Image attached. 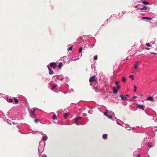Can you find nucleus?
I'll return each instance as SVG.
<instances>
[{
  "instance_id": "obj_9",
  "label": "nucleus",
  "mask_w": 157,
  "mask_h": 157,
  "mask_svg": "<svg viewBox=\"0 0 157 157\" xmlns=\"http://www.w3.org/2000/svg\"><path fill=\"white\" fill-rule=\"evenodd\" d=\"M146 100L147 101H150L153 102L154 101L153 98L151 96L148 97L146 99Z\"/></svg>"
},
{
  "instance_id": "obj_46",
  "label": "nucleus",
  "mask_w": 157,
  "mask_h": 157,
  "mask_svg": "<svg viewBox=\"0 0 157 157\" xmlns=\"http://www.w3.org/2000/svg\"><path fill=\"white\" fill-rule=\"evenodd\" d=\"M76 60V59H73V60Z\"/></svg>"
},
{
  "instance_id": "obj_1",
  "label": "nucleus",
  "mask_w": 157,
  "mask_h": 157,
  "mask_svg": "<svg viewBox=\"0 0 157 157\" xmlns=\"http://www.w3.org/2000/svg\"><path fill=\"white\" fill-rule=\"evenodd\" d=\"M103 113L108 118L111 119H112L113 115L114 114L112 111H109L108 109H106L105 112Z\"/></svg>"
},
{
  "instance_id": "obj_42",
  "label": "nucleus",
  "mask_w": 157,
  "mask_h": 157,
  "mask_svg": "<svg viewBox=\"0 0 157 157\" xmlns=\"http://www.w3.org/2000/svg\"><path fill=\"white\" fill-rule=\"evenodd\" d=\"M136 157H141L140 156V155H138Z\"/></svg>"
},
{
  "instance_id": "obj_27",
  "label": "nucleus",
  "mask_w": 157,
  "mask_h": 157,
  "mask_svg": "<svg viewBox=\"0 0 157 157\" xmlns=\"http://www.w3.org/2000/svg\"><path fill=\"white\" fill-rule=\"evenodd\" d=\"M122 81L124 82H125L126 81V79L124 77H123L122 78Z\"/></svg>"
},
{
  "instance_id": "obj_28",
  "label": "nucleus",
  "mask_w": 157,
  "mask_h": 157,
  "mask_svg": "<svg viewBox=\"0 0 157 157\" xmlns=\"http://www.w3.org/2000/svg\"><path fill=\"white\" fill-rule=\"evenodd\" d=\"M94 59L95 60H97L98 59V56H94Z\"/></svg>"
},
{
  "instance_id": "obj_32",
  "label": "nucleus",
  "mask_w": 157,
  "mask_h": 157,
  "mask_svg": "<svg viewBox=\"0 0 157 157\" xmlns=\"http://www.w3.org/2000/svg\"><path fill=\"white\" fill-rule=\"evenodd\" d=\"M38 119H36L35 120H34V121L35 123H38Z\"/></svg>"
},
{
  "instance_id": "obj_20",
  "label": "nucleus",
  "mask_w": 157,
  "mask_h": 157,
  "mask_svg": "<svg viewBox=\"0 0 157 157\" xmlns=\"http://www.w3.org/2000/svg\"><path fill=\"white\" fill-rule=\"evenodd\" d=\"M68 115V113H67L64 114V117L65 119H67V116Z\"/></svg>"
},
{
  "instance_id": "obj_40",
  "label": "nucleus",
  "mask_w": 157,
  "mask_h": 157,
  "mask_svg": "<svg viewBox=\"0 0 157 157\" xmlns=\"http://www.w3.org/2000/svg\"><path fill=\"white\" fill-rule=\"evenodd\" d=\"M117 123L119 125H121L117 121Z\"/></svg>"
},
{
  "instance_id": "obj_48",
  "label": "nucleus",
  "mask_w": 157,
  "mask_h": 157,
  "mask_svg": "<svg viewBox=\"0 0 157 157\" xmlns=\"http://www.w3.org/2000/svg\"><path fill=\"white\" fill-rule=\"evenodd\" d=\"M66 124V125H68V124H67H67Z\"/></svg>"
},
{
  "instance_id": "obj_15",
  "label": "nucleus",
  "mask_w": 157,
  "mask_h": 157,
  "mask_svg": "<svg viewBox=\"0 0 157 157\" xmlns=\"http://www.w3.org/2000/svg\"><path fill=\"white\" fill-rule=\"evenodd\" d=\"M63 66V64L62 63H59V65L58 66V67L59 69H61L62 68V67Z\"/></svg>"
},
{
  "instance_id": "obj_45",
  "label": "nucleus",
  "mask_w": 157,
  "mask_h": 157,
  "mask_svg": "<svg viewBox=\"0 0 157 157\" xmlns=\"http://www.w3.org/2000/svg\"><path fill=\"white\" fill-rule=\"evenodd\" d=\"M137 6H138V5L136 6H135V8H137Z\"/></svg>"
},
{
  "instance_id": "obj_10",
  "label": "nucleus",
  "mask_w": 157,
  "mask_h": 157,
  "mask_svg": "<svg viewBox=\"0 0 157 157\" xmlns=\"http://www.w3.org/2000/svg\"><path fill=\"white\" fill-rule=\"evenodd\" d=\"M95 76H93L91 77L89 79V81L90 82H92L93 81H94L95 80Z\"/></svg>"
},
{
  "instance_id": "obj_38",
  "label": "nucleus",
  "mask_w": 157,
  "mask_h": 157,
  "mask_svg": "<svg viewBox=\"0 0 157 157\" xmlns=\"http://www.w3.org/2000/svg\"><path fill=\"white\" fill-rule=\"evenodd\" d=\"M151 53H152V54H153L154 55H156V53H155V52H151Z\"/></svg>"
},
{
  "instance_id": "obj_30",
  "label": "nucleus",
  "mask_w": 157,
  "mask_h": 157,
  "mask_svg": "<svg viewBox=\"0 0 157 157\" xmlns=\"http://www.w3.org/2000/svg\"><path fill=\"white\" fill-rule=\"evenodd\" d=\"M82 50V47L80 48L79 49V52H81Z\"/></svg>"
},
{
  "instance_id": "obj_19",
  "label": "nucleus",
  "mask_w": 157,
  "mask_h": 157,
  "mask_svg": "<svg viewBox=\"0 0 157 157\" xmlns=\"http://www.w3.org/2000/svg\"><path fill=\"white\" fill-rule=\"evenodd\" d=\"M7 101L10 103L12 102L13 101V99L11 98H10L9 99H8V98H7Z\"/></svg>"
},
{
  "instance_id": "obj_14",
  "label": "nucleus",
  "mask_w": 157,
  "mask_h": 157,
  "mask_svg": "<svg viewBox=\"0 0 157 157\" xmlns=\"http://www.w3.org/2000/svg\"><path fill=\"white\" fill-rule=\"evenodd\" d=\"M107 136H108L107 134H103L102 135V137L105 140L107 139Z\"/></svg>"
},
{
  "instance_id": "obj_7",
  "label": "nucleus",
  "mask_w": 157,
  "mask_h": 157,
  "mask_svg": "<svg viewBox=\"0 0 157 157\" xmlns=\"http://www.w3.org/2000/svg\"><path fill=\"white\" fill-rule=\"evenodd\" d=\"M140 65V62H137L135 65L134 68L135 69V70L136 71H139V70L138 69V67Z\"/></svg>"
},
{
  "instance_id": "obj_8",
  "label": "nucleus",
  "mask_w": 157,
  "mask_h": 157,
  "mask_svg": "<svg viewBox=\"0 0 157 157\" xmlns=\"http://www.w3.org/2000/svg\"><path fill=\"white\" fill-rule=\"evenodd\" d=\"M50 66L54 69H55L57 67V65L55 63H50Z\"/></svg>"
},
{
  "instance_id": "obj_5",
  "label": "nucleus",
  "mask_w": 157,
  "mask_h": 157,
  "mask_svg": "<svg viewBox=\"0 0 157 157\" xmlns=\"http://www.w3.org/2000/svg\"><path fill=\"white\" fill-rule=\"evenodd\" d=\"M120 96L122 100L124 101H126L128 100V98L129 95L128 94H127L125 96H123L121 95H120Z\"/></svg>"
},
{
  "instance_id": "obj_21",
  "label": "nucleus",
  "mask_w": 157,
  "mask_h": 157,
  "mask_svg": "<svg viewBox=\"0 0 157 157\" xmlns=\"http://www.w3.org/2000/svg\"><path fill=\"white\" fill-rule=\"evenodd\" d=\"M54 73L53 71L50 68V75H53Z\"/></svg>"
},
{
  "instance_id": "obj_44",
  "label": "nucleus",
  "mask_w": 157,
  "mask_h": 157,
  "mask_svg": "<svg viewBox=\"0 0 157 157\" xmlns=\"http://www.w3.org/2000/svg\"><path fill=\"white\" fill-rule=\"evenodd\" d=\"M146 50H149V49H150V48H146Z\"/></svg>"
},
{
  "instance_id": "obj_31",
  "label": "nucleus",
  "mask_w": 157,
  "mask_h": 157,
  "mask_svg": "<svg viewBox=\"0 0 157 157\" xmlns=\"http://www.w3.org/2000/svg\"><path fill=\"white\" fill-rule=\"evenodd\" d=\"M73 49V46L71 47L69 49L70 51H72Z\"/></svg>"
},
{
  "instance_id": "obj_39",
  "label": "nucleus",
  "mask_w": 157,
  "mask_h": 157,
  "mask_svg": "<svg viewBox=\"0 0 157 157\" xmlns=\"http://www.w3.org/2000/svg\"><path fill=\"white\" fill-rule=\"evenodd\" d=\"M133 98H137V97L136 96H133L132 97Z\"/></svg>"
},
{
  "instance_id": "obj_36",
  "label": "nucleus",
  "mask_w": 157,
  "mask_h": 157,
  "mask_svg": "<svg viewBox=\"0 0 157 157\" xmlns=\"http://www.w3.org/2000/svg\"><path fill=\"white\" fill-rule=\"evenodd\" d=\"M148 147H152L153 146H152V145H148Z\"/></svg>"
},
{
  "instance_id": "obj_4",
  "label": "nucleus",
  "mask_w": 157,
  "mask_h": 157,
  "mask_svg": "<svg viewBox=\"0 0 157 157\" xmlns=\"http://www.w3.org/2000/svg\"><path fill=\"white\" fill-rule=\"evenodd\" d=\"M81 119V117H78L75 119V122L77 125H79L81 124V123L78 121V120H80Z\"/></svg>"
},
{
  "instance_id": "obj_41",
  "label": "nucleus",
  "mask_w": 157,
  "mask_h": 157,
  "mask_svg": "<svg viewBox=\"0 0 157 157\" xmlns=\"http://www.w3.org/2000/svg\"><path fill=\"white\" fill-rule=\"evenodd\" d=\"M47 67H48V70H49V65H48L47 66Z\"/></svg>"
},
{
  "instance_id": "obj_49",
  "label": "nucleus",
  "mask_w": 157,
  "mask_h": 157,
  "mask_svg": "<svg viewBox=\"0 0 157 157\" xmlns=\"http://www.w3.org/2000/svg\"><path fill=\"white\" fill-rule=\"evenodd\" d=\"M125 13V12L124 11V13Z\"/></svg>"
},
{
  "instance_id": "obj_37",
  "label": "nucleus",
  "mask_w": 157,
  "mask_h": 157,
  "mask_svg": "<svg viewBox=\"0 0 157 157\" xmlns=\"http://www.w3.org/2000/svg\"><path fill=\"white\" fill-rule=\"evenodd\" d=\"M88 113H92V111H91V110H89V111H88Z\"/></svg>"
},
{
  "instance_id": "obj_22",
  "label": "nucleus",
  "mask_w": 157,
  "mask_h": 157,
  "mask_svg": "<svg viewBox=\"0 0 157 157\" xmlns=\"http://www.w3.org/2000/svg\"><path fill=\"white\" fill-rule=\"evenodd\" d=\"M129 77L132 78V80H133L134 79V76L133 75H129Z\"/></svg>"
},
{
  "instance_id": "obj_35",
  "label": "nucleus",
  "mask_w": 157,
  "mask_h": 157,
  "mask_svg": "<svg viewBox=\"0 0 157 157\" xmlns=\"http://www.w3.org/2000/svg\"><path fill=\"white\" fill-rule=\"evenodd\" d=\"M117 88L119 90L120 89V86L118 85L117 86Z\"/></svg>"
},
{
  "instance_id": "obj_17",
  "label": "nucleus",
  "mask_w": 157,
  "mask_h": 157,
  "mask_svg": "<svg viewBox=\"0 0 157 157\" xmlns=\"http://www.w3.org/2000/svg\"><path fill=\"white\" fill-rule=\"evenodd\" d=\"M58 78L60 80H62L63 79V75H61L58 77Z\"/></svg>"
},
{
  "instance_id": "obj_34",
  "label": "nucleus",
  "mask_w": 157,
  "mask_h": 157,
  "mask_svg": "<svg viewBox=\"0 0 157 157\" xmlns=\"http://www.w3.org/2000/svg\"><path fill=\"white\" fill-rule=\"evenodd\" d=\"M57 86V85H55L54 86H53V87H52V90H53V89H54L56 87V86Z\"/></svg>"
},
{
  "instance_id": "obj_13",
  "label": "nucleus",
  "mask_w": 157,
  "mask_h": 157,
  "mask_svg": "<svg viewBox=\"0 0 157 157\" xmlns=\"http://www.w3.org/2000/svg\"><path fill=\"white\" fill-rule=\"evenodd\" d=\"M112 89L114 94H117V93L118 90L115 87H112Z\"/></svg>"
},
{
  "instance_id": "obj_23",
  "label": "nucleus",
  "mask_w": 157,
  "mask_h": 157,
  "mask_svg": "<svg viewBox=\"0 0 157 157\" xmlns=\"http://www.w3.org/2000/svg\"><path fill=\"white\" fill-rule=\"evenodd\" d=\"M147 9V7L145 6H144L143 7L141 8V10H144Z\"/></svg>"
},
{
  "instance_id": "obj_18",
  "label": "nucleus",
  "mask_w": 157,
  "mask_h": 157,
  "mask_svg": "<svg viewBox=\"0 0 157 157\" xmlns=\"http://www.w3.org/2000/svg\"><path fill=\"white\" fill-rule=\"evenodd\" d=\"M15 104H17L19 102L18 100L15 98H14Z\"/></svg>"
},
{
  "instance_id": "obj_50",
  "label": "nucleus",
  "mask_w": 157,
  "mask_h": 157,
  "mask_svg": "<svg viewBox=\"0 0 157 157\" xmlns=\"http://www.w3.org/2000/svg\"><path fill=\"white\" fill-rule=\"evenodd\" d=\"M148 157H150V156H148Z\"/></svg>"
},
{
  "instance_id": "obj_29",
  "label": "nucleus",
  "mask_w": 157,
  "mask_h": 157,
  "mask_svg": "<svg viewBox=\"0 0 157 157\" xmlns=\"http://www.w3.org/2000/svg\"><path fill=\"white\" fill-rule=\"evenodd\" d=\"M146 45L147 47H151V45L149 43H147L146 44Z\"/></svg>"
},
{
  "instance_id": "obj_12",
  "label": "nucleus",
  "mask_w": 157,
  "mask_h": 157,
  "mask_svg": "<svg viewBox=\"0 0 157 157\" xmlns=\"http://www.w3.org/2000/svg\"><path fill=\"white\" fill-rule=\"evenodd\" d=\"M50 114L51 116L52 115V116H53L52 119L53 120H55L56 119V118H57L56 116L55 113H51Z\"/></svg>"
},
{
  "instance_id": "obj_43",
  "label": "nucleus",
  "mask_w": 157,
  "mask_h": 157,
  "mask_svg": "<svg viewBox=\"0 0 157 157\" xmlns=\"http://www.w3.org/2000/svg\"><path fill=\"white\" fill-rule=\"evenodd\" d=\"M42 157H47V156L46 155H43Z\"/></svg>"
},
{
  "instance_id": "obj_33",
  "label": "nucleus",
  "mask_w": 157,
  "mask_h": 157,
  "mask_svg": "<svg viewBox=\"0 0 157 157\" xmlns=\"http://www.w3.org/2000/svg\"><path fill=\"white\" fill-rule=\"evenodd\" d=\"M115 83L116 85H118V84H119V82L118 81H116Z\"/></svg>"
},
{
  "instance_id": "obj_11",
  "label": "nucleus",
  "mask_w": 157,
  "mask_h": 157,
  "mask_svg": "<svg viewBox=\"0 0 157 157\" xmlns=\"http://www.w3.org/2000/svg\"><path fill=\"white\" fill-rule=\"evenodd\" d=\"M48 138V137L46 136H43L41 138V140H42L41 141L44 142V141L47 140Z\"/></svg>"
},
{
  "instance_id": "obj_2",
  "label": "nucleus",
  "mask_w": 157,
  "mask_h": 157,
  "mask_svg": "<svg viewBox=\"0 0 157 157\" xmlns=\"http://www.w3.org/2000/svg\"><path fill=\"white\" fill-rule=\"evenodd\" d=\"M45 146V143L44 142L40 141L39 145L38 147V152L39 156L41 155V152H42L44 150V147Z\"/></svg>"
},
{
  "instance_id": "obj_16",
  "label": "nucleus",
  "mask_w": 157,
  "mask_h": 157,
  "mask_svg": "<svg viewBox=\"0 0 157 157\" xmlns=\"http://www.w3.org/2000/svg\"><path fill=\"white\" fill-rule=\"evenodd\" d=\"M142 18L143 19H147L149 20H151L152 19V18L151 17H142Z\"/></svg>"
},
{
  "instance_id": "obj_6",
  "label": "nucleus",
  "mask_w": 157,
  "mask_h": 157,
  "mask_svg": "<svg viewBox=\"0 0 157 157\" xmlns=\"http://www.w3.org/2000/svg\"><path fill=\"white\" fill-rule=\"evenodd\" d=\"M136 105L137 107L139 109H141L142 110H144V105H140L139 104H137Z\"/></svg>"
},
{
  "instance_id": "obj_3",
  "label": "nucleus",
  "mask_w": 157,
  "mask_h": 157,
  "mask_svg": "<svg viewBox=\"0 0 157 157\" xmlns=\"http://www.w3.org/2000/svg\"><path fill=\"white\" fill-rule=\"evenodd\" d=\"M35 111V108H32L31 109L29 110V112L31 117L33 118H35L36 117V114L34 113Z\"/></svg>"
},
{
  "instance_id": "obj_25",
  "label": "nucleus",
  "mask_w": 157,
  "mask_h": 157,
  "mask_svg": "<svg viewBox=\"0 0 157 157\" xmlns=\"http://www.w3.org/2000/svg\"><path fill=\"white\" fill-rule=\"evenodd\" d=\"M94 89L95 91L96 92H98L99 91V90L96 87H95Z\"/></svg>"
},
{
  "instance_id": "obj_47",
  "label": "nucleus",
  "mask_w": 157,
  "mask_h": 157,
  "mask_svg": "<svg viewBox=\"0 0 157 157\" xmlns=\"http://www.w3.org/2000/svg\"><path fill=\"white\" fill-rule=\"evenodd\" d=\"M141 96H143V94H141Z\"/></svg>"
},
{
  "instance_id": "obj_24",
  "label": "nucleus",
  "mask_w": 157,
  "mask_h": 157,
  "mask_svg": "<svg viewBox=\"0 0 157 157\" xmlns=\"http://www.w3.org/2000/svg\"><path fill=\"white\" fill-rule=\"evenodd\" d=\"M142 3L143 4L147 5L149 3V2L147 1H143V2Z\"/></svg>"
},
{
  "instance_id": "obj_26",
  "label": "nucleus",
  "mask_w": 157,
  "mask_h": 157,
  "mask_svg": "<svg viewBox=\"0 0 157 157\" xmlns=\"http://www.w3.org/2000/svg\"><path fill=\"white\" fill-rule=\"evenodd\" d=\"M134 90H133V91L134 92H136V89H137V87H136V86H134Z\"/></svg>"
}]
</instances>
